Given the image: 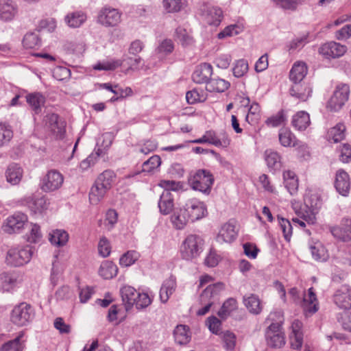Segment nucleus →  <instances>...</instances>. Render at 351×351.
<instances>
[{
	"label": "nucleus",
	"mask_w": 351,
	"mask_h": 351,
	"mask_svg": "<svg viewBox=\"0 0 351 351\" xmlns=\"http://www.w3.org/2000/svg\"><path fill=\"white\" fill-rule=\"evenodd\" d=\"M98 252L101 256L108 257L111 252L109 241L106 237H102L98 243Z\"/></svg>",
	"instance_id": "nucleus-63"
},
{
	"label": "nucleus",
	"mask_w": 351,
	"mask_h": 351,
	"mask_svg": "<svg viewBox=\"0 0 351 351\" xmlns=\"http://www.w3.org/2000/svg\"><path fill=\"white\" fill-rule=\"evenodd\" d=\"M213 74V67L208 63H202L196 66L192 74V80L196 84L208 83Z\"/></svg>",
	"instance_id": "nucleus-20"
},
{
	"label": "nucleus",
	"mask_w": 351,
	"mask_h": 351,
	"mask_svg": "<svg viewBox=\"0 0 351 351\" xmlns=\"http://www.w3.org/2000/svg\"><path fill=\"white\" fill-rule=\"evenodd\" d=\"M230 86V83L221 78L210 79L206 86V88L210 92L222 93L226 90Z\"/></svg>",
	"instance_id": "nucleus-43"
},
{
	"label": "nucleus",
	"mask_w": 351,
	"mask_h": 351,
	"mask_svg": "<svg viewBox=\"0 0 351 351\" xmlns=\"http://www.w3.org/2000/svg\"><path fill=\"white\" fill-rule=\"evenodd\" d=\"M278 138L281 145L283 147H295L297 149H302V150H306L308 148L305 143L298 141L295 136L289 129H280Z\"/></svg>",
	"instance_id": "nucleus-17"
},
{
	"label": "nucleus",
	"mask_w": 351,
	"mask_h": 351,
	"mask_svg": "<svg viewBox=\"0 0 351 351\" xmlns=\"http://www.w3.org/2000/svg\"><path fill=\"white\" fill-rule=\"evenodd\" d=\"M310 124V115L305 111H299L292 117L291 125L296 130L304 131Z\"/></svg>",
	"instance_id": "nucleus-27"
},
{
	"label": "nucleus",
	"mask_w": 351,
	"mask_h": 351,
	"mask_svg": "<svg viewBox=\"0 0 351 351\" xmlns=\"http://www.w3.org/2000/svg\"><path fill=\"white\" fill-rule=\"evenodd\" d=\"M200 11L204 21L209 25H219L223 17L221 8L210 5H203Z\"/></svg>",
	"instance_id": "nucleus-13"
},
{
	"label": "nucleus",
	"mask_w": 351,
	"mask_h": 351,
	"mask_svg": "<svg viewBox=\"0 0 351 351\" xmlns=\"http://www.w3.org/2000/svg\"><path fill=\"white\" fill-rule=\"evenodd\" d=\"M26 101L34 113L39 114L45 103V98L40 93H34L27 95Z\"/></svg>",
	"instance_id": "nucleus-34"
},
{
	"label": "nucleus",
	"mask_w": 351,
	"mask_h": 351,
	"mask_svg": "<svg viewBox=\"0 0 351 351\" xmlns=\"http://www.w3.org/2000/svg\"><path fill=\"white\" fill-rule=\"evenodd\" d=\"M107 189L95 182L89 193V201L92 204H97L105 196Z\"/></svg>",
	"instance_id": "nucleus-49"
},
{
	"label": "nucleus",
	"mask_w": 351,
	"mask_h": 351,
	"mask_svg": "<svg viewBox=\"0 0 351 351\" xmlns=\"http://www.w3.org/2000/svg\"><path fill=\"white\" fill-rule=\"evenodd\" d=\"M189 183L193 190L208 195L211 191L214 177L208 170L198 169L190 173Z\"/></svg>",
	"instance_id": "nucleus-4"
},
{
	"label": "nucleus",
	"mask_w": 351,
	"mask_h": 351,
	"mask_svg": "<svg viewBox=\"0 0 351 351\" xmlns=\"http://www.w3.org/2000/svg\"><path fill=\"white\" fill-rule=\"evenodd\" d=\"M335 304L344 311L351 310V288L347 285H342L336 291L333 295Z\"/></svg>",
	"instance_id": "nucleus-14"
},
{
	"label": "nucleus",
	"mask_w": 351,
	"mask_h": 351,
	"mask_svg": "<svg viewBox=\"0 0 351 351\" xmlns=\"http://www.w3.org/2000/svg\"><path fill=\"white\" fill-rule=\"evenodd\" d=\"M191 220L189 216L186 215L185 209L182 207L179 211H176L171 217V221L176 229L182 230L186 223Z\"/></svg>",
	"instance_id": "nucleus-38"
},
{
	"label": "nucleus",
	"mask_w": 351,
	"mask_h": 351,
	"mask_svg": "<svg viewBox=\"0 0 351 351\" xmlns=\"http://www.w3.org/2000/svg\"><path fill=\"white\" fill-rule=\"evenodd\" d=\"M237 307V300L232 298H228L223 302L222 306L217 312V315L221 318L226 319Z\"/></svg>",
	"instance_id": "nucleus-50"
},
{
	"label": "nucleus",
	"mask_w": 351,
	"mask_h": 351,
	"mask_svg": "<svg viewBox=\"0 0 351 351\" xmlns=\"http://www.w3.org/2000/svg\"><path fill=\"white\" fill-rule=\"evenodd\" d=\"M284 184L291 195H295L298 189V180L295 173L291 171L283 172Z\"/></svg>",
	"instance_id": "nucleus-35"
},
{
	"label": "nucleus",
	"mask_w": 351,
	"mask_h": 351,
	"mask_svg": "<svg viewBox=\"0 0 351 351\" xmlns=\"http://www.w3.org/2000/svg\"><path fill=\"white\" fill-rule=\"evenodd\" d=\"M175 341L180 345H185L191 340L189 328L185 325H178L174 330Z\"/></svg>",
	"instance_id": "nucleus-39"
},
{
	"label": "nucleus",
	"mask_w": 351,
	"mask_h": 351,
	"mask_svg": "<svg viewBox=\"0 0 351 351\" xmlns=\"http://www.w3.org/2000/svg\"><path fill=\"white\" fill-rule=\"evenodd\" d=\"M285 120V114L283 110H280L276 115L268 118L266 121V123L271 127H278L284 123Z\"/></svg>",
	"instance_id": "nucleus-62"
},
{
	"label": "nucleus",
	"mask_w": 351,
	"mask_h": 351,
	"mask_svg": "<svg viewBox=\"0 0 351 351\" xmlns=\"http://www.w3.org/2000/svg\"><path fill=\"white\" fill-rule=\"evenodd\" d=\"M346 51V47L336 42L324 44L319 49L320 54L327 58H336L343 56Z\"/></svg>",
	"instance_id": "nucleus-18"
},
{
	"label": "nucleus",
	"mask_w": 351,
	"mask_h": 351,
	"mask_svg": "<svg viewBox=\"0 0 351 351\" xmlns=\"http://www.w3.org/2000/svg\"><path fill=\"white\" fill-rule=\"evenodd\" d=\"M317 300L313 287L308 290L307 295H305L303 298L302 305L304 310L310 314L315 313L317 311Z\"/></svg>",
	"instance_id": "nucleus-30"
},
{
	"label": "nucleus",
	"mask_w": 351,
	"mask_h": 351,
	"mask_svg": "<svg viewBox=\"0 0 351 351\" xmlns=\"http://www.w3.org/2000/svg\"><path fill=\"white\" fill-rule=\"evenodd\" d=\"M335 187L337 191L343 196H347L350 189L348 174L343 170H339L336 173Z\"/></svg>",
	"instance_id": "nucleus-22"
},
{
	"label": "nucleus",
	"mask_w": 351,
	"mask_h": 351,
	"mask_svg": "<svg viewBox=\"0 0 351 351\" xmlns=\"http://www.w3.org/2000/svg\"><path fill=\"white\" fill-rule=\"evenodd\" d=\"M204 244V241L199 235H188L180 246L182 258L186 261L197 258L202 252Z\"/></svg>",
	"instance_id": "nucleus-5"
},
{
	"label": "nucleus",
	"mask_w": 351,
	"mask_h": 351,
	"mask_svg": "<svg viewBox=\"0 0 351 351\" xmlns=\"http://www.w3.org/2000/svg\"><path fill=\"white\" fill-rule=\"evenodd\" d=\"M34 254L30 245L17 246L10 248L5 256V263L11 267H21L28 263Z\"/></svg>",
	"instance_id": "nucleus-6"
},
{
	"label": "nucleus",
	"mask_w": 351,
	"mask_h": 351,
	"mask_svg": "<svg viewBox=\"0 0 351 351\" xmlns=\"http://www.w3.org/2000/svg\"><path fill=\"white\" fill-rule=\"evenodd\" d=\"M28 208L34 213H41L47 208L48 203L43 195H33L27 198Z\"/></svg>",
	"instance_id": "nucleus-25"
},
{
	"label": "nucleus",
	"mask_w": 351,
	"mask_h": 351,
	"mask_svg": "<svg viewBox=\"0 0 351 351\" xmlns=\"http://www.w3.org/2000/svg\"><path fill=\"white\" fill-rule=\"evenodd\" d=\"M224 289L225 285L222 282L208 285L200 295L199 302L203 307L198 310L197 315L202 316L208 313L210 307L219 300Z\"/></svg>",
	"instance_id": "nucleus-3"
},
{
	"label": "nucleus",
	"mask_w": 351,
	"mask_h": 351,
	"mask_svg": "<svg viewBox=\"0 0 351 351\" xmlns=\"http://www.w3.org/2000/svg\"><path fill=\"white\" fill-rule=\"evenodd\" d=\"M121 60L123 61V64L127 66L125 73H128L130 71L139 69L140 64L142 62V58L138 56L134 57L124 56L123 59Z\"/></svg>",
	"instance_id": "nucleus-52"
},
{
	"label": "nucleus",
	"mask_w": 351,
	"mask_h": 351,
	"mask_svg": "<svg viewBox=\"0 0 351 351\" xmlns=\"http://www.w3.org/2000/svg\"><path fill=\"white\" fill-rule=\"evenodd\" d=\"M49 240L52 245L64 246L69 240V234L64 230H54L49 233Z\"/></svg>",
	"instance_id": "nucleus-40"
},
{
	"label": "nucleus",
	"mask_w": 351,
	"mask_h": 351,
	"mask_svg": "<svg viewBox=\"0 0 351 351\" xmlns=\"http://www.w3.org/2000/svg\"><path fill=\"white\" fill-rule=\"evenodd\" d=\"M64 182L63 176L56 170H50L43 177L40 189L45 192H52L59 189Z\"/></svg>",
	"instance_id": "nucleus-12"
},
{
	"label": "nucleus",
	"mask_w": 351,
	"mask_h": 351,
	"mask_svg": "<svg viewBox=\"0 0 351 351\" xmlns=\"http://www.w3.org/2000/svg\"><path fill=\"white\" fill-rule=\"evenodd\" d=\"M176 287V280L173 276H170L163 282L159 293L161 302H167L170 296L175 292Z\"/></svg>",
	"instance_id": "nucleus-23"
},
{
	"label": "nucleus",
	"mask_w": 351,
	"mask_h": 351,
	"mask_svg": "<svg viewBox=\"0 0 351 351\" xmlns=\"http://www.w3.org/2000/svg\"><path fill=\"white\" fill-rule=\"evenodd\" d=\"M264 157L270 171L276 172L281 169V156L277 152L267 149L264 153Z\"/></svg>",
	"instance_id": "nucleus-28"
},
{
	"label": "nucleus",
	"mask_w": 351,
	"mask_h": 351,
	"mask_svg": "<svg viewBox=\"0 0 351 351\" xmlns=\"http://www.w3.org/2000/svg\"><path fill=\"white\" fill-rule=\"evenodd\" d=\"M40 39L35 33H27L23 40V45L27 49H33L40 45Z\"/></svg>",
	"instance_id": "nucleus-54"
},
{
	"label": "nucleus",
	"mask_w": 351,
	"mask_h": 351,
	"mask_svg": "<svg viewBox=\"0 0 351 351\" xmlns=\"http://www.w3.org/2000/svg\"><path fill=\"white\" fill-rule=\"evenodd\" d=\"M23 176V169L17 164L13 163L8 166L5 171V178L8 182L12 185L18 184Z\"/></svg>",
	"instance_id": "nucleus-31"
},
{
	"label": "nucleus",
	"mask_w": 351,
	"mask_h": 351,
	"mask_svg": "<svg viewBox=\"0 0 351 351\" xmlns=\"http://www.w3.org/2000/svg\"><path fill=\"white\" fill-rule=\"evenodd\" d=\"M174 49L173 41L165 39L162 41L156 49V53L161 57L170 54Z\"/></svg>",
	"instance_id": "nucleus-57"
},
{
	"label": "nucleus",
	"mask_w": 351,
	"mask_h": 351,
	"mask_svg": "<svg viewBox=\"0 0 351 351\" xmlns=\"http://www.w3.org/2000/svg\"><path fill=\"white\" fill-rule=\"evenodd\" d=\"M322 199L317 193L307 192L304 197V206L299 203H292V207L296 215L304 219L308 224H314L316 221V215L322 207Z\"/></svg>",
	"instance_id": "nucleus-1"
},
{
	"label": "nucleus",
	"mask_w": 351,
	"mask_h": 351,
	"mask_svg": "<svg viewBox=\"0 0 351 351\" xmlns=\"http://www.w3.org/2000/svg\"><path fill=\"white\" fill-rule=\"evenodd\" d=\"M207 143L213 145L217 147H227L230 144V140L225 135L220 138L217 136L215 132L212 130L206 131L205 132Z\"/></svg>",
	"instance_id": "nucleus-44"
},
{
	"label": "nucleus",
	"mask_w": 351,
	"mask_h": 351,
	"mask_svg": "<svg viewBox=\"0 0 351 351\" xmlns=\"http://www.w3.org/2000/svg\"><path fill=\"white\" fill-rule=\"evenodd\" d=\"M40 228L38 224L31 223L29 233L27 234V241L29 243H38L42 239Z\"/></svg>",
	"instance_id": "nucleus-56"
},
{
	"label": "nucleus",
	"mask_w": 351,
	"mask_h": 351,
	"mask_svg": "<svg viewBox=\"0 0 351 351\" xmlns=\"http://www.w3.org/2000/svg\"><path fill=\"white\" fill-rule=\"evenodd\" d=\"M118 272L117 265L112 261H103L99 269V274L104 279H111L116 276Z\"/></svg>",
	"instance_id": "nucleus-37"
},
{
	"label": "nucleus",
	"mask_w": 351,
	"mask_h": 351,
	"mask_svg": "<svg viewBox=\"0 0 351 351\" xmlns=\"http://www.w3.org/2000/svg\"><path fill=\"white\" fill-rule=\"evenodd\" d=\"M17 3L12 0H0V20L12 21L18 14Z\"/></svg>",
	"instance_id": "nucleus-19"
},
{
	"label": "nucleus",
	"mask_w": 351,
	"mask_h": 351,
	"mask_svg": "<svg viewBox=\"0 0 351 351\" xmlns=\"http://www.w3.org/2000/svg\"><path fill=\"white\" fill-rule=\"evenodd\" d=\"M290 95L300 101H306L311 97L313 87L309 82H293L289 90Z\"/></svg>",
	"instance_id": "nucleus-16"
},
{
	"label": "nucleus",
	"mask_w": 351,
	"mask_h": 351,
	"mask_svg": "<svg viewBox=\"0 0 351 351\" xmlns=\"http://www.w3.org/2000/svg\"><path fill=\"white\" fill-rule=\"evenodd\" d=\"M162 4L169 13L179 12L182 6V0H163Z\"/></svg>",
	"instance_id": "nucleus-61"
},
{
	"label": "nucleus",
	"mask_w": 351,
	"mask_h": 351,
	"mask_svg": "<svg viewBox=\"0 0 351 351\" xmlns=\"http://www.w3.org/2000/svg\"><path fill=\"white\" fill-rule=\"evenodd\" d=\"M174 198L171 191L164 190L158 201V208L162 215L169 214L174 207Z\"/></svg>",
	"instance_id": "nucleus-26"
},
{
	"label": "nucleus",
	"mask_w": 351,
	"mask_h": 351,
	"mask_svg": "<svg viewBox=\"0 0 351 351\" xmlns=\"http://www.w3.org/2000/svg\"><path fill=\"white\" fill-rule=\"evenodd\" d=\"M13 136L12 126L5 123H0V147L8 145Z\"/></svg>",
	"instance_id": "nucleus-46"
},
{
	"label": "nucleus",
	"mask_w": 351,
	"mask_h": 351,
	"mask_svg": "<svg viewBox=\"0 0 351 351\" xmlns=\"http://www.w3.org/2000/svg\"><path fill=\"white\" fill-rule=\"evenodd\" d=\"M237 236V230L234 223L229 221L224 223L219 230L217 236V241L223 243H230L233 241Z\"/></svg>",
	"instance_id": "nucleus-21"
},
{
	"label": "nucleus",
	"mask_w": 351,
	"mask_h": 351,
	"mask_svg": "<svg viewBox=\"0 0 351 351\" xmlns=\"http://www.w3.org/2000/svg\"><path fill=\"white\" fill-rule=\"evenodd\" d=\"M23 337V332H21L14 339L4 343L0 348V351H23L25 348V344L21 341Z\"/></svg>",
	"instance_id": "nucleus-41"
},
{
	"label": "nucleus",
	"mask_w": 351,
	"mask_h": 351,
	"mask_svg": "<svg viewBox=\"0 0 351 351\" xmlns=\"http://www.w3.org/2000/svg\"><path fill=\"white\" fill-rule=\"evenodd\" d=\"M34 317L33 308L25 302L16 306L11 313L12 322L19 326H23L32 321Z\"/></svg>",
	"instance_id": "nucleus-8"
},
{
	"label": "nucleus",
	"mask_w": 351,
	"mask_h": 351,
	"mask_svg": "<svg viewBox=\"0 0 351 351\" xmlns=\"http://www.w3.org/2000/svg\"><path fill=\"white\" fill-rule=\"evenodd\" d=\"M271 322L265 330V339L268 346L274 348H280L285 344V334L282 330L281 324L283 322L280 311L270 313L265 320Z\"/></svg>",
	"instance_id": "nucleus-2"
},
{
	"label": "nucleus",
	"mask_w": 351,
	"mask_h": 351,
	"mask_svg": "<svg viewBox=\"0 0 351 351\" xmlns=\"http://www.w3.org/2000/svg\"><path fill=\"white\" fill-rule=\"evenodd\" d=\"M307 71V66L304 62H295L290 71L289 78L293 82H301L306 75Z\"/></svg>",
	"instance_id": "nucleus-33"
},
{
	"label": "nucleus",
	"mask_w": 351,
	"mask_h": 351,
	"mask_svg": "<svg viewBox=\"0 0 351 351\" xmlns=\"http://www.w3.org/2000/svg\"><path fill=\"white\" fill-rule=\"evenodd\" d=\"M346 126L343 123H338L330 128L327 134L328 141L337 143L345 138Z\"/></svg>",
	"instance_id": "nucleus-42"
},
{
	"label": "nucleus",
	"mask_w": 351,
	"mask_h": 351,
	"mask_svg": "<svg viewBox=\"0 0 351 351\" xmlns=\"http://www.w3.org/2000/svg\"><path fill=\"white\" fill-rule=\"evenodd\" d=\"M123 65V61L119 59L103 60L95 64L93 69L98 71H114Z\"/></svg>",
	"instance_id": "nucleus-45"
},
{
	"label": "nucleus",
	"mask_w": 351,
	"mask_h": 351,
	"mask_svg": "<svg viewBox=\"0 0 351 351\" xmlns=\"http://www.w3.org/2000/svg\"><path fill=\"white\" fill-rule=\"evenodd\" d=\"M140 255L138 252L135 250H130L123 254L120 259L119 264L122 267H129L134 264L138 259Z\"/></svg>",
	"instance_id": "nucleus-53"
},
{
	"label": "nucleus",
	"mask_w": 351,
	"mask_h": 351,
	"mask_svg": "<svg viewBox=\"0 0 351 351\" xmlns=\"http://www.w3.org/2000/svg\"><path fill=\"white\" fill-rule=\"evenodd\" d=\"M86 15L82 11L68 14L64 19L65 23L72 28L80 27L86 20Z\"/></svg>",
	"instance_id": "nucleus-36"
},
{
	"label": "nucleus",
	"mask_w": 351,
	"mask_h": 351,
	"mask_svg": "<svg viewBox=\"0 0 351 351\" xmlns=\"http://www.w3.org/2000/svg\"><path fill=\"white\" fill-rule=\"evenodd\" d=\"M46 124L51 130L56 138L62 139L64 137L66 130V123L60 119L57 114H48L45 117Z\"/></svg>",
	"instance_id": "nucleus-15"
},
{
	"label": "nucleus",
	"mask_w": 351,
	"mask_h": 351,
	"mask_svg": "<svg viewBox=\"0 0 351 351\" xmlns=\"http://www.w3.org/2000/svg\"><path fill=\"white\" fill-rule=\"evenodd\" d=\"M278 221L280 226V228L283 232L285 239L286 241H289L292 235V226L291 222L285 218L280 217L278 216Z\"/></svg>",
	"instance_id": "nucleus-60"
},
{
	"label": "nucleus",
	"mask_w": 351,
	"mask_h": 351,
	"mask_svg": "<svg viewBox=\"0 0 351 351\" xmlns=\"http://www.w3.org/2000/svg\"><path fill=\"white\" fill-rule=\"evenodd\" d=\"M242 29L240 26L233 24L226 27L222 31L217 34L219 39H223L227 37L233 36L239 34Z\"/></svg>",
	"instance_id": "nucleus-55"
},
{
	"label": "nucleus",
	"mask_w": 351,
	"mask_h": 351,
	"mask_svg": "<svg viewBox=\"0 0 351 351\" xmlns=\"http://www.w3.org/2000/svg\"><path fill=\"white\" fill-rule=\"evenodd\" d=\"M115 174L111 170H106L101 173L96 180L97 185H100L104 189L109 190L112 182L114 181Z\"/></svg>",
	"instance_id": "nucleus-48"
},
{
	"label": "nucleus",
	"mask_w": 351,
	"mask_h": 351,
	"mask_svg": "<svg viewBox=\"0 0 351 351\" xmlns=\"http://www.w3.org/2000/svg\"><path fill=\"white\" fill-rule=\"evenodd\" d=\"M243 300L245 306L251 313L258 315L261 312V302L256 295L251 294L248 297H244Z\"/></svg>",
	"instance_id": "nucleus-47"
},
{
	"label": "nucleus",
	"mask_w": 351,
	"mask_h": 351,
	"mask_svg": "<svg viewBox=\"0 0 351 351\" xmlns=\"http://www.w3.org/2000/svg\"><path fill=\"white\" fill-rule=\"evenodd\" d=\"M121 16L118 9L106 6L98 12L97 23L106 27H114L121 23Z\"/></svg>",
	"instance_id": "nucleus-9"
},
{
	"label": "nucleus",
	"mask_w": 351,
	"mask_h": 351,
	"mask_svg": "<svg viewBox=\"0 0 351 351\" xmlns=\"http://www.w3.org/2000/svg\"><path fill=\"white\" fill-rule=\"evenodd\" d=\"M161 165V159L159 156L154 155L143 162L142 171L149 173H154Z\"/></svg>",
	"instance_id": "nucleus-51"
},
{
	"label": "nucleus",
	"mask_w": 351,
	"mask_h": 351,
	"mask_svg": "<svg viewBox=\"0 0 351 351\" xmlns=\"http://www.w3.org/2000/svg\"><path fill=\"white\" fill-rule=\"evenodd\" d=\"M27 222V215L21 212H15L6 219L3 226V231L8 234L19 233Z\"/></svg>",
	"instance_id": "nucleus-11"
},
{
	"label": "nucleus",
	"mask_w": 351,
	"mask_h": 351,
	"mask_svg": "<svg viewBox=\"0 0 351 351\" xmlns=\"http://www.w3.org/2000/svg\"><path fill=\"white\" fill-rule=\"evenodd\" d=\"M19 274L16 272H3L0 274V289L10 291L18 284Z\"/></svg>",
	"instance_id": "nucleus-24"
},
{
	"label": "nucleus",
	"mask_w": 351,
	"mask_h": 351,
	"mask_svg": "<svg viewBox=\"0 0 351 351\" xmlns=\"http://www.w3.org/2000/svg\"><path fill=\"white\" fill-rule=\"evenodd\" d=\"M248 71V63L244 59L237 60L232 68L233 75L236 77L243 76Z\"/></svg>",
	"instance_id": "nucleus-58"
},
{
	"label": "nucleus",
	"mask_w": 351,
	"mask_h": 351,
	"mask_svg": "<svg viewBox=\"0 0 351 351\" xmlns=\"http://www.w3.org/2000/svg\"><path fill=\"white\" fill-rule=\"evenodd\" d=\"M343 226H336L331 228L332 235L343 241L351 239V219H346Z\"/></svg>",
	"instance_id": "nucleus-32"
},
{
	"label": "nucleus",
	"mask_w": 351,
	"mask_h": 351,
	"mask_svg": "<svg viewBox=\"0 0 351 351\" xmlns=\"http://www.w3.org/2000/svg\"><path fill=\"white\" fill-rule=\"evenodd\" d=\"M337 319L342 325L343 329L351 332V311H343L339 315Z\"/></svg>",
	"instance_id": "nucleus-64"
},
{
	"label": "nucleus",
	"mask_w": 351,
	"mask_h": 351,
	"mask_svg": "<svg viewBox=\"0 0 351 351\" xmlns=\"http://www.w3.org/2000/svg\"><path fill=\"white\" fill-rule=\"evenodd\" d=\"M120 293L125 309L129 310L134 304L138 292L132 287L124 286L121 289Z\"/></svg>",
	"instance_id": "nucleus-29"
},
{
	"label": "nucleus",
	"mask_w": 351,
	"mask_h": 351,
	"mask_svg": "<svg viewBox=\"0 0 351 351\" xmlns=\"http://www.w3.org/2000/svg\"><path fill=\"white\" fill-rule=\"evenodd\" d=\"M350 95V86L346 84H339L327 103V108L333 112L339 111L348 101Z\"/></svg>",
	"instance_id": "nucleus-7"
},
{
	"label": "nucleus",
	"mask_w": 351,
	"mask_h": 351,
	"mask_svg": "<svg viewBox=\"0 0 351 351\" xmlns=\"http://www.w3.org/2000/svg\"><path fill=\"white\" fill-rule=\"evenodd\" d=\"M176 35L179 42L184 47L191 46L194 43L193 37L184 29L178 28L176 29Z\"/></svg>",
	"instance_id": "nucleus-59"
},
{
	"label": "nucleus",
	"mask_w": 351,
	"mask_h": 351,
	"mask_svg": "<svg viewBox=\"0 0 351 351\" xmlns=\"http://www.w3.org/2000/svg\"><path fill=\"white\" fill-rule=\"evenodd\" d=\"M183 208L191 219V221H195L204 217L207 215V207L206 204L197 198H190L187 199L183 206Z\"/></svg>",
	"instance_id": "nucleus-10"
}]
</instances>
